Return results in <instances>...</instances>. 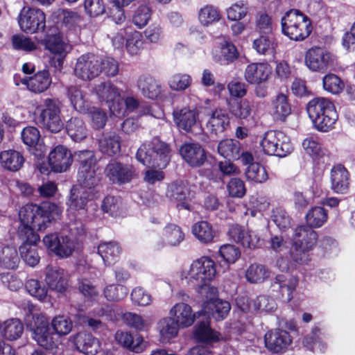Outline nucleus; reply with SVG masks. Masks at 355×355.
<instances>
[{
    "label": "nucleus",
    "mask_w": 355,
    "mask_h": 355,
    "mask_svg": "<svg viewBox=\"0 0 355 355\" xmlns=\"http://www.w3.org/2000/svg\"><path fill=\"white\" fill-rule=\"evenodd\" d=\"M191 232L195 238L203 244L214 242L216 236V232L212 225L205 220L195 223L192 226Z\"/></svg>",
    "instance_id": "42"
},
{
    "label": "nucleus",
    "mask_w": 355,
    "mask_h": 355,
    "mask_svg": "<svg viewBox=\"0 0 355 355\" xmlns=\"http://www.w3.org/2000/svg\"><path fill=\"white\" fill-rule=\"evenodd\" d=\"M173 118L179 130L189 132L198 121L199 111L196 108L184 107L175 110L173 112Z\"/></svg>",
    "instance_id": "17"
},
{
    "label": "nucleus",
    "mask_w": 355,
    "mask_h": 355,
    "mask_svg": "<svg viewBox=\"0 0 355 355\" xmlns=\"http://www.w3.org/2000/svg\"><path fill=\"white\" fill-rule=\"evenodd\" d=\"M115 338L123 347L135 353H141L146 348V343L139 335H136L134 337L129 332L117 331L115 334Z\"/></svg>",
    "instance_id": "34"
},
{
    "label": "nucleus",
    "mask_w": 355,
    "mask_h": 355,
    "mask_svg": "<svg viewBox=\"0 0 355 355\" xmlns=\"http://www.w3.org/2000/svg\"><path fill=\"white\" fill-rule=\"evenodd\" d=\"M137 87L146 98L157 99L161 97L163 89L160 83L150 75H141L137 80Z\"/></svg>",
    "instance_id": "26"
},
{
    "label": "nucleus",
    "mask_w": 355,
    "mask_h": 355,
    "mask_svg": "<svg viewBox=\"0 0 355 355\" xmlns=\"http://www.w3.org/2000/svg\"><path fill=\"white\" fill-rule=\"evenodd\" d=\"M67 96L73 107L79 112H86L89 103L86 93L78 86L71 85L67 88Z\"/></svg>",
    "instance_id": "44"
},
{
    "label": "nucleus",
    "mask_w": 355,
    "mask_h": 355,
    "mask_svg": "<svg viewBox=\"0 0 355 355\" xmlns=\"http://www.w3.org/2000/svg\"><path fill=\"white\" fill-rule=\"evenodd\" d=\"M19 263L17 251L15 247L5 246L0 255V263L6 269H15Z\"/></svg>",
    "instance_id": "53"
},
{
    "label": "nucleus",
    "mask_w": 355,
    "mask_h": 355,
    "mask_svg": "<svg viewBox=\"0 0 355 355\" xmlns=\"http://www.w3.org/2000/svg\"><path fill=\"white\" fill-rule=\"evenodd\" d=\"M24 332V324L17 318H10L0 322V335L7 340L19 338Z\"/></svg>",
    "instance_id": "38"
},
{
    "label": "nucleus",
    "mask_w": 355,
    "mask_h": 355,
    "mask_svg": "<svg viewBox=\"0 0 355 355\" xmlns=\"http://www.w3.org/2000/svg\"><path fill=\"white\" fill-rule=\"evenodd\" d=\"M42 241L48 250L62 259L71 257L76 245L73 237L63 233L47 234Z\"/></svg>",
    "instance_id": "8"
},
{
    "label": "nucleus",
    "mask_w": 355,
    "mask_h": 355,
    "mask_svg": "<svg viewBox=\"0 0 355 355\" xmlns=\"http://www.w3.org/2000/svg\"><path fill=\"white\" fill-rule=\"evenodd\" d=\"M96 192L87 191L76 186L73 187L68 201L69 207L73 210L85 209L87 202L96 198Z\"/></svg>",
    "instance_id": "35"
},
{
    "label": "nucleus",
    "mask_w": 355,
    "mask_h": 355,
    "mask_svg": "<svg viewBox=\"0 0 355 355\" xmlns=\"http://www.w3.org/2000/svg\"><path fill=\"white\" fill-rule=\"evenodd\" d=\"M193 336L198 342L207 344L217 342L220 338V334L209 327L208 320L200 322L194 327Z\"/></svg>",
    "instance_id": "40"
},
{
    "label": "nucleus",
    "mask_w": 355,
    "mask_h": 355,
    "mask_svg": "<svg viewBox=\"0 0 355 355\" xmlns=\"http://www.w3.org/2000/svg\"><path fill=\"white\" fill-rule=\"evenodd\" d=\"M180 153L183 159L191 167H200L207 160L205 149L197 143H185L180 149Z\"/></svg>",
    "instance_id": "18"
},
{
    "label": "nucleus",
    "mask_w": 355,
    "mask_h": 355,
    "mask_svg": "<svg viewBox=\"0 0 355 355\" xmlns=\"http://www.w3.org/2000/svg\"><path fill=\"white\" fill-rule=\"evenodd\" d=\"M67 131L75 141H80L87 137V130L83 119L71 118L67 123Z\"/></svg>",
    "instance_id": "50"
},
{
    "label": "nucleus",
    "mask_w": 355,
    "mask_h": 355,
    "mask_svg": "<svg viewBox=\"0 0 355 355\" xmlns=\"http://www.w3.org/2000/svg\"><path fill=\"white\" fill-rule=\"evenodd\" d=\"M98 166L88 167L83 166L79 168L78 173V182L79 185L78 187L86 190L87 191L96 192V188L98 186L100 178L96 174Z\"/></svg>",
    "instance_id": "31"
},
{
    "label": "nucleus",
    "mask_w": 355,
    "mask_h": 355,
    "mask_svg": "<svg viewBox=\"0 0 355 355\" xmlns=\"http://www.w3.org/2000/svg\"><path fill=\"white\" fill-rule=\"evenodd\" d=\"M36 244H21L19 252L24 262L31 267L35 266L40 261Z\"/></svg>",
    "instance_id": "59"
},
{
    "label": "nucleus",
    "mask_w": 355,
    "mask_h": 355,
    "mask_svg": "<svg viewBox=\"0 0 355 355\" xmlns=\"http://www.w3.org/2000/svg\"><path fill=\"white\" fill-rule=\"evenodd\" d=\"M248 12V3L243 1H238L227 9V19L231 21L241 20Z\"/></svg>",
    "instance_id": "63"
},
{
    "label": "nucleus",
    "mask_w": 355,
    "mask_h": 355,
    "mask_svg": "<svg viewBox=\"0 0 355 355\" xmlns=\"http://www.w3.org/2000/svg\"><path fill=\"white\" fill-rule=\"evenodd\" d=\"M105 175L113 184H122L130 182L136 176V173L132 165L112 161L106 166Z\"/></svg>",
    "instance_id": "14"
},
{
    "label": "nucleus",
    "mask_w": 355,
    "mask_h": 355,
    "mask_svg": "<svg viewBox=\"0 0 355 355\" xmlns=\"http://www.w3.org/2000/svg\"><path fill=\"white\" fill-rule=\"evenodd\" d=\"M215 262L208 257H202L192 262L188 268L180 272V279L190 286L194 287L201 295L217 293V288L210 285L216 275Z\"/></svg>",
    "instance_id": "1"
},
{
    "label": "nucleus",
    "mask_w": 355,
    "mask_h": 355,
    "mask_svg": "<svg viewBox=\"0 0 355 355\" xmlns=\"http://www.w3.org/2000/svg\"><path fill=\"white\" fill-rule=\"evenodd\" d=\"M228 235L232 240L244 248H255L260 243V239L255 232L237 224L230 227Z\"/></svg>",
    "instance_id": "16"
},
{
    "label": "nucleus",
    "mask_w": 355,
    "mask_h": 355,
    "mask_svg": "<svg viewBox=\"0 0 355 355\" xmlns=\"http://www.w3.org/2000/svg\"><path fill=\"white\" fill-rule=\"evenodd\" d=\"M87 111L92 128L96 130L103 129L107 121L106 112L101 108L95 107L88 108Z\"/></svg>",
    "instance_id": "64"
},
{
    "label": "nucleus",
    "mask_w": 355,
    "mask_h": 355,
    "mask_svg": "<svg viewBox=\"0 0 355 355\" xmlns=\"http://www.w3.org/2000/svg\"><path fill=\"white\" fill-rule=\"evenodd\" d=\"M45 48L52 54L58 56L57 62L58 67H61L62 60L68 53L69 44L65 42L61 34L58 32L47 35L44 40Z\"/></svg>",
    "instance_id": "27"
},
{
    "label": "nucleus",
    "mask_w": 355,
    "mask_h": 355,
    "mask_svg": "<svg viewBox=\"0 0 355 355\" xmlns=\"http://www.w3.org/2000/svg\"><path fill=\"white\" fill-rule=\"evenodd\" d=\"M236 304L243 312L260 311L263 313L273 312L277 309L275 300L270 295H262L256 299L249 300L246 297H239Z\"/></svg>",
    "instance_id": "15"
},
{
    "label": "nucleus",
    "mask_w": 355,
    "mask_h": 355,
    "mask_svg": "<svg viewBox=\"0 0 355 355\" xmlns=\"http://www.w3.org/2000/svg\"><path fill=\"white\" fill-rule=\"evenodd\" d=\"M297 283L296 277L289 274H280L276 276L272 287L273 291L279 289L284 300L289 302L293 298V293Z\"/></svg>",
    "instance_id": "28"
},
{
    "label": "nucleus",
    "mask_w": 355,
    "mask_h": 355,
    "mask_svg": "<svg viewBox=\"0 0 355 355\" xmlns=\"http://www.w3.org/2000/svg\"><path fill=\"white\" fill-rule=\"evenodd\" d=\"M318 234L312 229L300 225L295 228L292 238L291 255L293 259L304 263L308 260L307 252L311 250L316 243Z\"/></svg>",
    "instance_id": "5"
},
{
    "label": "nucleus",
    "mask_w": 355,
    "mask_h": 355,
    "mask_svg": "<svg viewBox=\"0 0 355 355\" xmlns=\"http://www.w3.org/2000/svg\"><path fill=\"white\" fill-rule=\"evenodd\" d=\"M122 319L128 326L138 331H144L150 326V323L144 320L140 315L131 312L123 314Z\"/></svg>",
    "instance_id": "60"
},
{
    "label": "nucleus",
    "mask_w": 355,
    "mask_h": 355,
    "mask_svg": "<svg viewBox=\"0 0 355 355\" xmlns=\"http://www.w3.org/2000/svg\"><path fill=\"white\" fill-rule=\"evenodd\" d=\"M100 151L109 156H113L120 153L121 139L114 132H106L102 135L98 140Z\"/></svg>",
    "instance_id": "39"
},
{
    "label": "nucleus",
    "mask_w": 355,
    "mask_h": 355,
    "mask_svg": "<svg viewBox=\"0 0 355 355\" xmlns=\"http://www.w3.org/2000/svg\"><path fill=\"white\" fill-rule=\"evenodd\" d=\"M270 113L275 121H284L291 113V107L286 95L278 94L271 101Z\"/></svg>",
    "instance_id": "32"
},
{
    "label": "nucleus",
    "mask_w": 355,
    "mask_h": 355,
    "mask_svg": "<svg viewBox=\"0 0 355 355\" xmlns=\"http://www.w3.org/2000/svg\"><path fill=\"white\" fill-rule=\"evenodd\" d=\"M93 91L101 102L107 105L110 112L112 106L121 98L119 89L111 82H101L94 86Z\"/></svg>",
    "instance_id": "25"
},
{
    "label": "nucleus",
    "mask_w": 355,
    "mask_h": 355,
    "mask_svg": "<svg viewBox=\"0 0 355 355\" xmlns=\"http://www.w3.org/2000/svg\"><path fill=\"white\" fill-rule=\"evenodd\" d=\"M21 83L27 86V88L35 93H42L46 91L51 83V78L48 71H38L29 78L21 79Z\"/></svg>",
    "instance_id": "33"
},
{
    "label": "nucleus",
    "mask_w": 355,
    "mask_h": 355,
    "mask_svg": "<svg viewBox=\"0 0 355 355\" xmlns=\"http://www.w3.org/2000/svg\"><path fill=\"white\" fill-rule=\"evenodd\" d=\"M270 73V69L268 64L252 63L246 67L244 78L250 84H261L268 80Z\"/></svg>",
    "instance_id": "30"
},
{
    "label": "nucleus",
    "mask_w": 355,
    "mask_h": 355,
    "mask_svg": "<svg viewBox=\"0 0 355 355\" xmlns=\"http://www.w3.org/2000/svg\"><path fill=\"white\" fill-rule=\"evenodd\" d=\"M304 61L311 71L324 72L333 67L334 57L323 48L313 47L306 51Z\"/></svg>",
    "instance_id": "11"
},
{
    "label": "nucleus",
    "mask_w": 355,
    "mask_h": 355,
    "mask_svg": "<svg viewBox=\"0 0 355 355\" xmlns=\"http://www.w3.org/2000/svg\"><path fill=\"white\" fill-rule=\"evenodd\" d=\"M76 349L86 355H95L100 349L101 345L97 338L86 332H79L70 337Z\"/></svg>",
    "instance_id": "24"
},
{
    "label": "nucleus",
    "mask_w": 355,
    "mask_h": 355,
    "mask_svg": "<svg viewBox=\"0 0 355 355\" xmlns=\"http://www.w3.org/2000/svg\"><path fill=\"white\" fill-rule=\"evenodd\" d=\"M101 73L100 59L92 53L80 56L74 67L75 75L83 80H90Z\"/></svg>",
    "instance_id": "13"
},
{
    "label": "nucleus",
    "mask_w": 355,
    "mask_h": 355,
    "mask_svg": "<svg viewBox=\"0 0 355 355\" xmlns=\"http://www.w3.org/2000/svg\"><path fill=\"white\" fill-rule=\"evenodd\" d=\"M121 251L119 243L114 241L103 242L98 246V253L106 265L114 263Z\"/></svg>",
    "instance_id": "46"
},
{
    "label": "nucleus",
    "mask_w": 355,
    "mask_h": 355,
    "mask_svg": "<svg viewBox=\"0 0 355 355\" xmlns=\"http://www.w3.org/2000/svg\"><path fill=\"white\" fill-rule=\"evenodd\" d=\"M230 125V118L225 110L216 109L212 111L207 121V128L217 135L225 131Z\"/></svg>",
    "instance_id": "41"
},
{
    "label": "nucleus",
    "mask_w": 355,
    "mask_h": 355,
    "mask_svg": "<svg viewBox=\"0 0 355 355\" xmlns=\"http://www.w3.org/2000/svg\"><path fill=\"white\" fill-rule=\"evenodd\" d=\"M248 180L257 183L265 182L268 179V173L265 168L258 163H252L245 170Z\"/></svg>",
    "instance_id": "58"
},
{
    "label": "nucleus",
    "mask_w": 355,
    "mask_h": 355,
    "mask_svg": "<svg viewBox=\"0 0 355 355\" xmlns=\"http://www.w3.org/2000/svg\"><path fill=\"white\" fill-rule=\"evenodd\" d=\"M220 19L219 10L213 6H205L200 8L198 12V19L203 26H209L218 21Z\"/></svg>",
    "instance_id": "56"
},
{
    "label": "nucleus",
    "mask_w": 355,
    "mask_h": 355,
    "mask_svg": "<svg viewBox=\"0 0 355 355\" xmlns=\"http://www.w3.org/2000/svg\"><path fill=\"white\" fill-rule=\"evenodd\" d=\"M327 211L320 206L311 208L305 216L307 227L311 229L322 227L327 221Z\"/></svg>",
    "instance_id": "48"
},
{
    "label": "nucleus",
    "mask_w": 355,
    "mask_h": 355,
    "mask_svg": "<svg viewBox=\"0 0 355 355\" xmlns=\"http://www.w3.org/2000/svg\"><path fill=\"white\" fill-rule=\"evenodd\" d=\"M264 339L266 347L274 353L284 352L292 343L289 333L281 329L267 332Z\"/></svg>",
    "instance_id": "19"
},
{
    "label": "nucleus",
    "mask_w": 355,
    "mask_h": 355,
    "mask_svg": "<svg viewBox=\"0 0 355 355\" xmlns=\"http://www.w3.org/2000/svg\"><path fill=\"white\" fill-rule=\"evenodd\" d=\"M45 282L50 289L60 293H64L68 286L67 273L58 266H48L46 267Z\"/></svg>",
    "instance_id": "23"
},
{
    "label": "nucleus",
    "mask_w": 355,
    "mask_h": 355,
    "mask_svg": "<svg viewBox=\"0 0 355 355\" xmlns=\"http://www.w3.org/2000/svg\"><path fill=\"white\" fill-rule=\"evenodd\" d=\"M20 28L27 33L44 31L46 26V15L38 8H23L18 17Z\"/></svg>",
    "instance_id": "10"
},
{
    "label": "nucleus",
    "mask_w": 355,
    "mask_h": 355,
    "mask_svg": "<svg viewBox=\"0 0 355 355\" xmlns=\"http://www.w3.org/2000/svg\"><path fill=\"white\" fill-rule=\"evenodd\" d=\"M40 208L37 205L27 204L23 206L19 211V218L22 224L32 225L39 230V224L41 223Z\"/></svg>",
    "instance_id": "45"
},
{
    "label": "nucleus",
    "mask_w": 355,
    "mask_h": 355,
    "mask_svg": "<svg viewBox=\"0 0 355 355\" xmlns=\"http://www.w3.org/2000/svg\"><path fill=\"white\" fill-rule=\"evenodd\" d=\"M169 314L180 328H187L194 323L197 314L200 313L193 312L189 304L180 302L171 307Z\"/></svg>",
    "instance_id": "21"
},
{
    "label": "nucleus",
    "mask_w": 355,
    "mask_h": 355,
    "mask_svg": "<svg viewBox=\"0 0 355 355\" xmlns=\"http://www.w3.org/2000/svg\"><path fill=\"white\" fill-rule=\"evenodd\" d=\"M167 196L171 200L177 202V207L179 209H191L190 201L192 195L185 183L182 182L172 183L168 189Z\"/></svg>",
    "instance_id": "22"
},
{
    "label": "nucleus",
    "mask_w": 355,
    "mask_h": 355,
    "mask_svg": "<svg viewBox=\"0 0 355 355\" xmlns=\"http://www.w3.org/2000/svg\"><path fill=\"white\" fill-rule=\"evenodd\" d=\"M322 85L325 91L333 94H340L345 87L344 82L334 73L326 74L322 78Z\"/></svg>",
    "instance_id": "57"
},
{
    "label": "nucleus",
    "mask_w": 355,
    "mask_h": 355,
    "mask_svg": "<svg viewBox=\"0 0 355 355\" xmlns=\"http://www.w3.org/2000/svg\"><path fill=\"white\" fill-rule=\"evenodd\" d=\"M331 188L337 193L344 194L349 190V175L347 170L342 165L332 168L330 173Z\"/></svg>",
    "instance_id": "29"
},
{
    "label": "nucleus",
    "mask_w": 355,
    "mask_h": 355,
    "mask_svg": "<svg viewBox=\"0 0 355 355\" xmlns=\"http://www.w3.org/2000/svg\"><path fill=\"white\" fill-rule=\"evenodd\" d=\"M218 292L213 296L205 293L202 296L205 298L202 305V313L212 317L217 321L224 320L229 313L231 306L227 301L217 297Z\"/></svg>",
    "instance_id": "12"
},
{
    "label": "nucleus",
    "mask_w": 355,
    "mask_h": 355,
    "mask_svg": "<svg viewBox=\"0 0 355 355\" xmlns=\"http://www.w3.org/2000/svg\"><path fill=\"white\" fill-rule=\"evenodd\" d=\"M61 103L57 99L47 98L44 101L39 122L48 130L56 133L64 127L60 117Z\"/></svg>",
    "instance_id": "9"
},
{
    "label": "nucleus",
    "mask_w": 355,
    "mask_h": 355,
    "mask_svg": "<svg viewBox=\"0 0 355 355\" xmlns=\"http://www.w3.org/2000/svg\"><path fill=\"white\" fill-rule=\"evenodd\" d=\"M306 111L315 128L320 132L331 130L338 119L334 105L323 97L311 99L306 105Z\"/></svg>",
    "instance_id": "2"
},
{
    "label": "nucleus",
    "mask_w": 355,
    "mask_h": 355,
    "mask_svg": "<svg viewBox=\"0 0 355 355\" xmlns=\"http://www.w3.org/2000/svg\"><path fill=\"white\" fill-rule=\"evenodd\" d=\"M260 146L268 155L285 157L293 150L289 137L282 131H267L260 141Z\"/></svg>",
    "instance_id": "6"
},
{
    "label": "nucleus",
    "mask_w": 355,
    "mask_h": 355,
    "mask_svg": "<svg viewBox=\"0 0 355 355\" xmlns=\"http://www.w3.org/2000/svg\"><path fill=\"white\" fill-rule=\"evenodd\" d=\"M269 277V271L260 264H251L245 272L247 280L253 284L261 283Z\"/></svg>",
    "instance_id": "54"
},
{
    "label": "nucleus",
    "mask_w": 355,
    "mask_h": 355,
    "mask_svg": "<svg viewBox=\"0 0 355 355\" xmlns=\"http://www.w3.org/2000/svg\"><path fill=\"white\" fill-rule=\"evenodd\" d=\"M1 166L10 171H17L24 163V157L21 153L15 150H8L0 153Z\"/></svg>",
    "instance_id": "43"
},
{
    "label": "nucleus",
    "mask_w": 355,
    "mask_h": 355,
    "mask_svg": "<svg viewBox=\"0 0 355 355\" xmlns=\"http://www.w3.org/2000/svg\"><path fill=\"white\" fill-rule=\"evenodd\" d=\"M218 152L223 157L230 159H239L241 153V144L237 140L227 139L222 140L218 145Z\"/></svg>",
    "instance_id": "49"
},
{
    "label": "nucleus",
    "mask_w": 355,
    "mask_h": 355,
    "mask_svg": "<svg viewBox=\"0 0 355 355\" xmlns=\"http://www.w3.org/2000/svg\"><path fill=\"white\" fill-rule=\"evenodd\" d=\"M184 233L181 228L175 224H168L162 233L163 242L169 245H177L183 241Z\"/></svg>",
    "instance_id": "51"
},
{
    "label": "nucleus",
    "mask_w": 355,
    "mask_h": 355,
    "mask_svg": "<svg viewBox=\"0 0 355 355\" xmlns=\"http://www.w3.org/2000/svg\"><path fill=\"white\" fill-rule=\"evenodd\" d=\"M157 328L162 341L168 343L177 336L180 327L170 316L161 319L157 324Z\"/></svg>",
    "instance_id": "47"
},
{
    "label": "nucleus",
    "mask_w": 355,
    "mask_h": 355,
    "mask_svg": "<svg viewBox=\"0 0 355 355\" xmlns=\"http://www.w3.org/2000/svg\"><path fill=\"white\" fill-rule=\"evenodd\" d=\"M282 33L291 40L302 41L311 33L310 19L297 9L286 12L281 19Z\"/></svg>",
    "instance_id": "4"
},
{
    "label": "nucleus",
    "mask_w": 355,
    "mask_h": 355,
    "mask_svg": "<svg viewBox=\"0 0 355 355\" xmlns=\"http://www.w3.org/2000/svg\"><path fill=\"white\" fill-rule=\"evenodd\" d=\"M33 338L37 343L46 349L53 353L57 352L60 342L52 333L50 332L49 322L43 315L33 317V324L31 325Z\"/></svg>",
    "instance_id": "7"
},
{
    "label": "nucleus",
    "mask_w": 355,
    "mask_h": 355,
    "mask_svg": "<svg viewBox=\"0 0 355 355\" xmlns=\"http://www.w3.org/2000/svg\"><path fill=\"white\" fill-rule=\"evenodd\" d=\"M73 157L71 152L63 146H57L49 153V164L51 169L58 173L67 171L71 166Z\"/></svg>",
    "instance_id": "20"
},
{
    "label": "nucleus",
    "mask_w": 355,
    "mask_h": 355,
    "mask_svg": "<svg viewBox=\"0 0 355 355\" xmlns=\"http://www.w3.org/2000/svg\"><path fill=\"white\" fill-rule=\"evenodd\" d=\"M32 225L21 223L18 227L17 236L21 244H36L40 240L39 236L34 232Z\"/></svg>",
    "instance_id": "61"
},
{
    "label": "nucleus",
    "mask_w": 355,
    "mask_h": 355,
    "mask_svg": "<svg viewBox=\"0 0 355 355\" xmlns=\"http://www.w3.org/2000/svg\"><path fill=\"white\" fill-rule=\"evenodd\" d=\"M169 146L157 138L143 144L137 150V160L146 166L165 168L171 157Z\"/></svg>",
    "instance_id": "3"
},
{
    "label": "nucleus",
    "mask_w": 355,
    "mask_h": 355,
    "mask_svg": "<svg viewBox=\"0 0 355 355\" xmlns=\"http://www.w3.org/2000/svg\"><path fill=\"white\" fill-rule=\"evenodd\" d=\"M41 223L39 224V231L45 230L51 222L60 218L62 214L61 208L55 203L44 202L39 206Z\"/></svg>",
    "instance_id": "37"
},
{
    "label": "nucleus",
    "mask_w": 355,
    "mask_h": 355,
    "mask_svg": "<svg viewBox=\"0 0 355 355\" xmlns=\"http://www.w3.org/2000/svg\"><path fill=\"white\" fill-rule=\"evenodd\" d=\"M252 46L259 54L272 55L275 53L277 44L272 35L266 34L254 40Z\"/></svg>",
    "instance_id": "52"
},
{
    "label": "nucleus",
    "mask_w": 355,
    "mask_h": 355,
    "mask_svg": "<svg viewBox=\"0 0 355 355\" xmlns=\"http://www.w3.org/2000/svg\"><path fill=\"white\" fill-rule=\"evenodd\" d=\"M123 103L121 98L118 103L114 104L111 108V114L117 117H124L130 113L135 112L140 105L139 99L132 94L125 96L123 98Z\"/></svg>",
    "instance_id": "36"
},
{
    "label": "nucleus",
    "mask_w": 355,
    "mask_h": 355,
    "mask_svg": "<svg viewBox=\"0 0 355 355\" xmlns=\"http://www.w3.org/2000/svg\"><path fill=\"white\" fill-rule=\"evenodd\" d=\"M51 326L56 334L59 336H66L71 332L73 324L68 317L57 315L53 318Z\"/></svg>",
    "instance_id": "62"
},
{
    "label": "nucleus",
    "mask_w": 355,
    "mask_h": 355,
    "mask_svg": "<svg viewBox=\"0 0 355 355\" xmlns=\"http://www.w3.org/2000/svg\"><path fill=\"white\" fill-rule=\"evenodd\" d=\"M125 32L126 37V49L130 55L139 54L143 49L144 40L141 33L134 31Z\"/></svg>",
    "instance_id": "55"
}]
</instances>
